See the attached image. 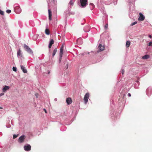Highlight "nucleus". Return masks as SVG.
<instances>
[{"mask_svg": "<svg viewBox=\"0 0 152 152\" xmlns=\"http://www.w3.org/2000/svg\"><path fill=\"white\" fill-rule=\"evenodd\" d=\"M50 73V71H48V74H49V73Z\"/></svg>", "mask_w": 152, "mask_h": 152, "instance_id": "c03bdc74", "label": "nucleus"}, {"mask_svg": "<svg viewBox=\"0 0 152 152\" xmlns=\"http://www.w3.org/2000/svg\"><path fill=\"white\" fill-rule=\"evenodd\" d=\"M12 69L13 71L16 72L17 71V68L15 67H13L12 68Z\"/></svg>", "mask_w": 152, "mask_h": 152, "instance_id": "bb28decb", "label": "nucleus"}, {"mask_svg": "<svg viewBox=\"0 0 152 152\" xmlns=\"http://www.w3.org/2000/svg\"><path fill=\"white\" fill-rule=\"evenodd\" d=\"M90 28L89 26H86L84 28V31L85 32H87L90 31Z\"/></svg>", "mask_w": 152, "mask_h": 152, "instance_id": "2eb2a0df", "label": "nucleus"}, {"mask_svg": "<svg viewBox=\"0 0 152 152\" xmlns=\"http://www.w3.org/2000/svg\"><path fill=\"white\" fill-rule=\"evenodd\" d=\"M128 96L129 97H130L131 96V94L130 93H129L128 94Z\"/></svg>", "mask_w": 152, "mask_h": 152, "instance_id": "e433bc0d", "label": "nucleus"}, {"mask_svg": "<svg viewBox=\"0 0 152 152\" xmlns=\"http://www.w3.org/2000/svg\"><path fill=\"white\" fill-rule=\"evenodd\" d=\"M61 58L62 57H61V56H60V58H59V62H60L61 61Z\"/></svg>", "mask_w": 152, "mask_h": 152, "instance_id": "4c0bfd02", "label": "nucleus"}, {"mask_svg": "<svg viewBox=\"0 0 152 152\" xmlns=\"http://www.w3.org/2000/svg\"><path fill=\"white\" fill-rule=\"evenodd\" d=\"M2 107H0V109H2Z\"/></svg>", "mask_w": 152, "mask_h": 152, "instance_id": "37998d69", "label": "nucleus"}, {"mask_svg": "<svg viewBox=\"0 0 152 152\" xmlns=\"http://www.w3.org/2000/svg\"><path fill=\"white\" fill-rule=\"evenodd\" d=\"M149 55H145L144 56H143L142 57V59H148V58H149Z\"/></svg>", "mask_w": 152, "mask_h": 152, "instance_id": "aec40b11", "label": "nucleus"}, {"mask_svg": "<svg viewBox=\"0 0 152 152\" xmlns=\"http://www.w3.org/2000/svg\"><path fill=\"white\" fill-rule=\"evenodd\" d=\"M89 94L87 93L85 95L84 98V101L85 104H86L88 101V99L89 97Z\"/></svg>", "mask_w": 152, "mask_h": 152, "instance_id": "0eeeda50", "label": "nucleus"}, {"mask_svg": "<svg viewBox=\"0 0 152 152\" xmlns=\"http://www.w3.org/2000/svg\"><path fill=\"white\" fill-rule=\"evenodd\" d=\"M4 93H1L0 94V96H1L4 95Z\"/></svg>", "mask_w": 152, "mask_h": 152, "instance_id": "72a5a7b5", "label": "nucleus"}, {"mask_svg": "<svg viewBox=\"0 0 152 152\" xmlns=\"http://www.w3.org/2000/svg\"><path fill=\"white\" fill-rule=\"evenodd\" d=\"M44 110H45V112L46 113H47L46 111V110H45V109H44Z\"/></svg>", "mask_w": 152, "mask_h": 152, "instance_id": "79ce46f5", "label": "nucleus"}, {"mask_svg": "<svg viewBox=\"0 0 152 152\" xmlns=\"http://www.w3.org/2000/svg\"><path fill=\"white\" fill-rule=\"evenodd\" d=\"M66 102L67 104H70L72 102V100L71 98L68 97L66 99Z\"/></svg>", "mask_w": 152, "mask_h": 152, "instance_id": "dca6fc26", "label": "nucleus"}, {"mask_svg": "<svg viewBox=\"0 0 152 152\" xmlns=\"http://www.w3.org/2000/svg\"><path fill=\"white\" fill-rule=\"evenodd\" d=\"M24 150L26 151H29L31 150V146L29 144H27L24 146Z\"/></svg>", "mask_w": 152, "mask_h": 152, "instance_id": "6e6552de", "label": "nucleus"}, {"mask_svg": "<svg viewBox=\"0 0 152 152\" xmlns=\"http://www.w3.org/2000/svg\"><path fill=\"white\" fill-rule=\"evenodd\" d=\"M57 98H55L54 99V101H57Z\"/></svg>", "mask_w": 152, "mask_h": 152, "instance_id": "a19ab883", "label": "nucleus"}, {"mask_svg": "<svg viewBox=\"0 0 152 152\" xmlns=\"http://www.w3.org/2000/svg\"><path fill=\"white\" fill-rule=\"evenodd\" d=\"M54 42V41H53V39H52L50 40L49 44L50 45H52L53 44Z\"/></svg>", "mask_w": 152, "mask_h": 152, "instance_id": "393cba45", "label": "nucleus"}, {"mask_svg": "<svg viewBox=\"0 0 152 152\" xmlns=\"http://www.w3.org/2000/svg\"><path fill=\"white\" fill-rule=\"evenodd\" d=\"M69 14L71 15H74L75 14V12H72L69 13Z\"/></svg>", "mask_w": 152, "mask_h": 152, "instance_id": "473e14b6", "label": "nucleus"}, {"mask_svg": "<svg viewBox=\"0 0 152 152\" xmlns=\"http://www.w3.org/2000/svg\"><path fill=\"white\" fill-rule=\"evenodd\" d=\"M74 3V1L73 0H70L69 3V5H72Z\"/></svg>", "mask_w": 152, "mask_h": 152, "instance_id": "b1692460", "label": "nucleus"}, {"mask_svg": "<svg viewBox=\"0 0 152 152\" xmlns=\"http://www.w3.org/2000/svg\"><path fill=\"white\" fill-rule=\"evenodd\" d=\"M14 10L15 12L18 14L20 13L21 12V9L17 4L14 5Z\"/></svg>", "mask_w": 152, "mask_h": 152, "instance_id": "f257e3e1", "label": "nucleus"}, {"mask_svg": "<svg viewBox=\"0 0 152 152\" xmlns=\"http://www.w3.org/2000/svg\"><path fill=\"white\" fill-rule=\"evenodd\" d=\"M10 88V87L8 86H5L3 88L2 91L4 92H5L7 90H8Z\"/></svg>", "mask_w": 152, "mask_h": 152, "instance_id": "ddd939ff", "label": "nucleus"}, {"mask_svg": "<svg viewBox=\"0 0 152 152\" xmlns=\"http://www.w3.org/2000/svg\"><path fill=\"white\" fill-rule=\"evenodd\" d=\"M0 14L2 15H4V12L3 11L1 10H0Z\"/></svg>", "mask_w": 152, "mask_h": 152, "instance_id": "cd10ccee", "label": "nucleus"}, {"mask_svg": "<svg viewBox=\"0 0 152 152\" xmlns=\"http://www.w3.org/2000/svg\"><path fill=\"white\" fill-rule=\"evenodd\" d=\"M130 42L129 41H127L126 42V48H128L130 45Z\"/></svg>", "mask_w": 152, "mask_h": 152, "instance_id": "6ab92c4d", "label": "nucleus"}, {"mask_svg": "<svg viewBox=\"0 0 152 152\" xmlns=\"http://www.w3.org/2000/svg\"><path fill=\"white\" fill-rule=\"evenodd\" d=\"M18 136V135L14 134L13 136V138L14 139H15Z\"/></svg>", "mask_w": 152, "mask_h": 152, "instance_id": "7c9ffc66", "label": "nucleus"}, {"mask_svg": "<svg viewBox=\"0 0 152 152\" xmlns=\"http://www.w3.org/2000/svg\"><path fill=\"white\" fill-rule=\"evenodd\" d=\"M25 138V136L23 135L20 137L18 139V142L21 143L24 142Z\"/></svg>", "mask_w": 152, "mask_h": 152, "instance_id": "1a4fd4ad", "label": "nucleus"}, {"mask_svg": "<svg viewBox=\"0 0 152 152\" xmlns=\"http://www.w3.org/2000/svg\"><path fill=\"white\" fill-rule=\"evenodd\" d=\"M137 21H135L134 22H133L131 24V25H130L131 26H133V25L136 24H137Z\"/></svg>", "mask_w": 152, "mask_h": 152, "instance_id": "a878e982", "label": "nucleus"}, {"mask_svg": "<svg viewBox=\"0 0 152 152\" xmlns=\"http://www.w3.org/2000/svg\"><path fill=\"white\" fill-rule=\"evenodd\" d=\"M24 48L25 49V50L29 53L33 55V52L32 50L28 46L26 45V44H24Z\"/></svg>", "mask_w": 152, "mask_h": 152, "instance_id": "f03ea898", "label": "nucleus"}, {"mask_svg": "<svg viewBox=\"0 0 152 152\" xmlns=\"http://www.w3.org/2000/svg\"><path fill=\"white\" fill-rule=\"evenodd\" d=\"M98 48H99V51H98V52H99L104 50V45H102L100 43L98 45Z\"/></svg>", "mask_w": 152, "mask_h": 152, "instance_id": "9d476101", "label": "nucleus"}, {"mask_svg": "<svg viewBox=\"0 0 152 152\" xmlns=\"http://www.w3.org/2000/svg\"><path fill=\"white\" fill-rule=\"evenodd\" d=\"M20 67L21 69L24 73H26L27 72V71L25 67L21 65Z\"/></svg>", "mask_w": 152, "mask_h": 152, "instance_id": "f3484780", "label": "nucleus"}, {"mask_svg": "<svg viewBox=\"0 0 152 152\" xmlns=\"http://www.w3.org/2000/svg\"><path fill=\"white\" fill-rule=\"evenodd\" d=\"M6 12L8 13H10L11 12V10H6Z\"/></svg>", "mask_w": 152, "mask_h": 152, "instance_id": "c85d7f7f", "label": "nucleus"}, {"mask_svg": "<svg viewBox=\"0 0 152 152\" xmlns=\"http://www.w3.org/2000/svg\"><path fill=\"white\" fill-rule=\"evenodd\" d=\"M52 45H50V44H49V46H48L49 48H51V47Z\"/></svg>", "mask_w": 152, "mask_h": 152, "instance_id": "f704fd0d", "label": "nucleus"}, {"mask_svg": "<svg viewBox=\"0 0 152 152\" xmlns=\"http://www.w3.org/2000/svg\"><path fill=\"white\" fill-rule=\"evenodd\" d=\"M57 51V48H55L53 50V54H52V56L53 57L55 55Z\"/></svg>", "mask_w": 152, "mask_h": 152, "instance_id": "4be33fe9", "label": "nucleus"}, {"mask_svg": "<svg viewBox=\"0 0 152 152\" xmlns=\"http://www.w3.org/2000/svg\"><path fill=\"white\" fill-rule=\"evenodd\" d=\"M152 45V42H150L148 44V45L149 46H151Z\"/></svg>", "mask_w": 152, "mask_h": 152, "instance_id": "2f4dec72", "label": "nucleus"}, {"mask_svg": "<svg viewBox=\"0 0 152 152\" xmlns=\"http://www.w3.org/2000/svg\"><path fill=\"white\" fill-rule=\"evenodd\" d=\"M45 33L47 35H49L50 34V31L48 29L46 28L45 30Z\"/></svg>", "mask_w": 152, "mask_h": 152, "instance_id": "5701e85b", "label": "nucleus"}, {"mask_svg": "<svg viewBox=\"0 0 152 152\" xmlns=\"http://www.w3.org/2000/svg\"><path fill=\"white\" fill-rule=\"evenodd\" d=\"M63 53V47H61L60 49V56H61V57H62V55Z\"/></svg>", "mask_w": 152, "mask_h": 152, "instance_id": "a211bd4d", "label": "nucleus"}, {"mask_svg": "<svg viewBox=\"0 0 152 152\" xmlns=\"http://www.w3.org/2000/svg\"><path fill=\"white\" fill-rule=\"evenodd\" d=\"M121 73L122 75H124V70L123 69H121Z\"/></svg>", "mask_w": 152, "mask_h": 152, "instance_id": "c9c22d12", "label": "nucleus"}, {"mask_svg": "<svg viewBox=\"0 0 152 152\" xmlns=\"http://www.w3.org/2000/svg\"><path fill=\"white\" fill-rule=\"evenodd\" d=\"M17 56L18 58H19V57L20 58V57H22V54L21 53V51L20 49H19L17 50Z\"/></svg>", "mask_w": 152, "mask_h": 152, "instance_id": "4468645a", "label": "nucleus"}, {"mask_svg": "<svg viewBox=\"0 0 152 152\" xmlns=\"http://www.w3.org/2000/svg\"><path fill=\"white\" fill-rule=\"evenodd\" d=\"M148 37H149V38H152V36H151V35H149V36H148Z\"/></svg>", "mask_w": 152, "mask_h": 152, "instance_id": "58836bf2", "label": "nucleus"}, {"mask_svg": "<svg viewBox=\"0 0 152 152\" xmlns=\"http://www.w3.org/2000/svg\"><path fill=\"white\" fill-rule=\"evenodd\" d=\"M68 64H67L66 65V69H67L68 67Z\"/></svg>", "mask_w": 152, "mask_h": 152, "instance_id": "ea45409f", "label": "nucleus"}, {"mask_svg": "<svg viewBox=\"0 0 152 152\" xmlns=\"http://www.w3.org/2000/svg\"><path fill=\"white\" fill-rule=\"evenodd\" d=\"M132 10H134V8H133H133Z\"/></svg>", "mask_w": 152, "mask_h": 152, "instance_id": "a18cd8bd", "label": "nucleus"}, {"mask_svg": "<svg viewBox=\"0 0 152 152\" xmlns=\"http://www.w3.org/2000/svg\"><path fill=\"white\" fill-rule=\"evenodd\" d=\"M87 0H80V3L83 7H85L87 4Z\"/></svg>", "mask_w": 152, "mask_h": 152, "instance_id": "20e7f679", "label": "nucleus"}, {"mask_svg": "<svg viewBox=\"0 0 152 152\" xmlns=\"http://www.w3.org/2000/svg\"><path fill=\"white\" fill-rule=\"evenodd\" d=\"M128 3L129 5V9L131 10V9L132 6H133V7L134 6V0H125Z\"/></svg>", "mask_w": 152, "mask_h": 152, "instance_id": "7ed1b4c3", "label": "nucleus"}, {"mask_svg": "<svg viewBox=\"0 0 152 152\" xmlns=\"http://www.w3.org/2000/svg\"><path fill=\"white\" fill-rule=\"evenodd\" d=\"M152 92V89L151 87H148L146 91V93L147 95L148 96H150Z\"/></svg>", "mask_w": 152, "mask_h": 152, "instance_id": "423d86ee", "label": "nucleus"}, {"mask_svg": "<svg viewBox=\"0 0 152 152\" xmlns=\"http://www.w3.org/2000/svg\"><path fill=\"white\" fill-rule=\"evenodd\" d=\"M139 85L140 83L139 81L138 80H137L135 82V83L134 84V87L135 88L137 89L139 88Z\"/></svg>", "mask_w": 152, "mask_h": 152, "instance_id": "f8f14e48", "label": "nucleus"}, {"mask_svg": "<svg viewBox=\"0 0 152 152\" xmlns=\"http://www.w3.org/2000/svg\"><path fill=\"white\" fill-rule=\"evenodd\" d=\"M48 3V16H49V20H52V18H51V16H52V12L51 11V10L50 9H49V7L50 6V4L48 2V1H47Z\"/></svg>", "mask_w": 152, "mask_h": 152, "instance_id": "39448f33", "label": "nucleus"}, {"mask_svg": "<svg viewBox=\"0 0 152 152\" xmlns=\"http://www.w3.org/2000/svg\"><path fill=\"white\" fill-rule=\"evenodd\" d=\"M90 8L91 10H92L94 7V5L93 3L90 4Z\"/></svg>", "mask_w": 152, "mask_h": 152, "instance_id": "412c9836", "label": "nucleus"}, {"mask_svg": "<svg viewBox=\"0 0 152 152\" xmlns=\"http://www.w3.org/2000/svg\"><path fill=\"white\" fill-rule=\"evenodd\" d=\"M108 27V24L107 23V24H106V25H105L104 28H105V29H107V28Z\"/></svg>", "mask_w": 152, "mask_h": 152, "instance_id": "c756f323", "label": "nucleus"}, {"mask_svg": "<svg viewBox=\"0 0 152 152\" xmlns=\"http://www.w3.org/2000/svg\"><path fill=\"white\" fill-rule=\"evenodd\" d=\"M139 15L140 16L138 18V20L140 21L143 20L145 18V16L141 13H139Z\"/></svg>", "mask_w": 152, "mask_h": 152, "instance_id": "9b49d317", "label": "nucleus"}]
</instances>
